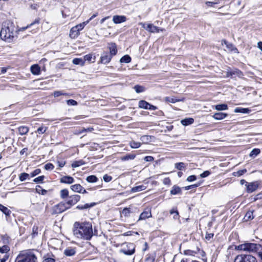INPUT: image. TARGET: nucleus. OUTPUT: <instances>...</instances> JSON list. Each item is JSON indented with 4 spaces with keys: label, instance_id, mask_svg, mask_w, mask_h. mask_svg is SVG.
<instances>
[{
    "label": "nucleus",
    "instance_id": "nucleus-1",
    "mask_svg": "<svg viewBox=\"0 0 262 262\" xmlns=\"http://www.w3.org/2000/svg\"><path fill=\"white\" fill-rule=\"evenodd\" d=\"M73 234L78 238L90 240L93 234L92 225L88 222H75L74 225Z\"/></svg>",
    "mask_w": 262,
    "mask_h": 262
},
{
    "label": "nucleus",
    "instance_id": "nucleus-2",
    "mask_svg": "<svg viewBox=\"0 0 262 262\" xmlns=\"http://www.w3.org/2000/svg\"><path fill=\"white\" fill-rule=\"evenodd\" d=\"M14 25L10 21H6L2 24L0 37L2 40L11 42L14 36Z\"/></svg>",
    "mask_w": 262,
    "mask_h": 262
},
{
    "label": "nucleus",
    "instance_id": "nucleus-3",
    "mask_svg": "<svg viewBox=\"0 0 262 262\" xmlns=\"http://www.w3.org/2000/svg\"><path fill=\"white\" fill-rule=\"evenodd\" d=\"M37 258L33 250L20 251L15 258V262H37Z\"/></svg>",
    "mask_w": 262,
    "mask_h": 262
},
{
    "label": "nucleus",
    "instance_id": "nucleus-4",
    "mask_svg": "<svg viewBox=\"0 0 262 262\" xmlns=\"http://www.w3.org/2000/svg\"><path fill=\"white\" fill-rule=\"evenodd\" d=\"M261 246L259 244L255 243H246L241 244L236 247L238 250H243L248 252H254L258 250Z\"/></svg>",
    "mask_w": 262,
    "mask_h": 262
},
{
    "label": "nucleus",
    "instance_id": "nucleus-5",
    "mask_svg": "<svg viewBox=\"0 0 262 262\" xmlns=\"http://www.w3.org/2000/svg\"><path fill=\"white\" fill-rule=\"evenodd\" d=\"M122 246V248L119 250L120 253L126 255H132L135 253L136 246L133 243H125Z\"/></svg>",
    "mask_w": 262,
    "mask_h": 262
},
{
    "label": "nucleus",
    "instance_id": "nucleus-6",
    "mask_svg": "<svg viewBox=\"0 0 262 262\" xmlns=\"http://www.w3.org/2000/svg\"><path fill=\"white\" fill-rule=\"evenodd\" d=\"M234 262H257L256 258L250 254H240L236 256Z\"/></svg>",
    "mask_w": 262,
    "mask_h": 262
},
{
    "label": "nucleus",
    "instance_id": "nucleus-7",
    "mask_svg": "<svg viewBox=\"0 0 262 262\" xmlns=\"http://www.w3.org/2000/svg\"><path fill=\"white\" fill-rule=\"evenodd\" d=\"M67 209H68V208L66 206V204L62 202L56 205H54L52 208L51 213L52 214H59Z\"/></svg>",
    "mask_w": 262,
    "mask_h": 262
},
{
    "label": "nucleus",
    "instance_id": "nucleus-8",
    "mask_svg": "<svg viewBox=\"0 0 262 262\" xmlns=\"http://www.w3.org/2000/svg\"><path fill=\"white\" fill-rule=\"evenodd\" d=\"M81 197L79 195L74 194L72 195L69 197L68 200L64 203L66 204V206L68 208V209L70 208L72 206L76 204L78 201H79Z\"/></svg>",
    "mask_w": 262,
    "mask_h": 262
},
{
    "label": "nucleus",
    "instance_id": "nucleus-9",
    "mask_svg": "<svg viewBox=\"0 0 262 262\" xmlns=\"http://www.w3.org/2000/svg\"><path fill=\"white\" fill-rule=\"evenodd\" d=\"M151 217V212L150 209L146 208L144 211L142 212L139 216V218L138 221L145 220L146 219H148Z\"/></svg>",
    "mask_w": 262,
    "mask_h": 262
},
{
    "label": "nucleus",
    "instance_id": "nucleus-10",
    "mask_svg": "<svg viewBox=\"0 0 262 262\" xmlns=\"http://www.w3.org/2000/svg\"><path fill=\"white\" fill-rule=\"evenodd\" d=\"M259 184L257 182L249 183L247 186V192L252 193L255 191L258 187Z\"/></svg>",
    "mask_w": 262,
    "mask_h": 262
},
{
    "label": "nucleus",
    "instance_id": "nucleus-11",
    "mask_svg": "<svg viewBox=\"0 0 262 262\" xmlns=\"http://www.w3.org/2000/svg\"><path fill=\"white\" fill-rule=\"evenodd\" d=\"M60 182L61 183L71 184L74 182V179L71 176H64L60 179Z\"/></svg>",
    "mask_w": 262,
    "mask_h": 262
},
{
    "label": "nucleus",
    "instance_id": "nucleus-12",
    "mask_svg": "<svg viewBox=\"0 0 262 262\" xmlns=\"http://www.w3.org/2000/svg\"><path fill=\"white\" fill-rule=\"evenodd\" d=\"M126 20V17L124 15H114L113 18V21L115 24H120L125 22Z\"/></svg>",
    "mask_w": 262,
    "mask_h": 262
},
{
    "label": "nucleus",
    "instance_id": "nucleus-13",
    "mask_svg": "<svg viewBox=\"0 0 262 262\" xmlns=\"http://www.w3.org/2000/svg\"><path fill=\"white\" fill-rule=\"evenodd\" d=\"M223 42L226 45V48L229 51L238 53L237 49L232 43L228 42L226 40H223Z\"/></svg>",
    "mask_w": 262,
    "mask_h": 262
},
{
    "label": "nucleus",
    "instance_id": "nucleus-14",
    "mask_svg": "<svg viewBox=\"0 0 262 262\" xmlns=\"http://www.w3.org/2000/svg\"><path fill=\"white\" fill-rule=\"evenodd\" d=\"M112 56L108 55L107 53H105L101 57V62L103 64L108 63L112 59Z\"/></svg>",
    "mask_w": 262,
    "mask_h": 262
},
{
    "label": "nucleus",
    "instance_id": "nucleus-15",
    "mask_svg": "<svg viewBox=\"0 0 262 262\" xmlns=\"http://www.w3.org/2000/svg\"><path fill=\"white\" fill-rule=\"evenodd\" d=\"M184 100V98H182L181 99H177V98L173 97H166L164 98V100L166 102L168 103H174L180 101H183Z\"/></svg>",
    "mask_w": 262,
    "mask_h": 262
},
{
    "label": "nucleus",
    "instance_id": "nucleus-16",
    "mask_svg": "<svg viewBox=\"0 0 262 262\" xmlns=\"http://www.w3.org/2000/svg\"><path fill=\"white\" fill-rule=\"evenodd\" d=\"M79 35V31L75 26L71 29L69 36L71 38H76Z\"/></svg>",
    "mask_w": 262,
    "mask_h": 262
},
{
    "label": "nucleus",
    "instance_id": "nucleus-17",
    "mask_svg": "<svg viewBox=\"0 0 262 262\" xmlns=\"http://www.w3.org/2000/svg\"><path fill=\"white\" fill-rule=\"evenodd\" d=\"M170 192L171 195L181 194V188L176 185H173L171 188Z\"/></svg>",
    "mask_w": 262,
    "mask_h": 262
},
{
    "label": "nucleus",
    "instance_id": "nucleus-18",
    "mask_svg": "<svg viewBox=\"0 0 262 262\" xmlns=\"http://www.w3.org/2000/svg\"><path fill=\"white\" fill-rule=\"evenodd\" d=\"M146 30L151 33H155L159 32L160 29L158 27L155 26L152 24H149L147 25Z\"/></svg>",
    "mask_w": 262,
    "mask_h": 262
},
{
    "label": "nucleus",
    "instance_id": "nucleus-19",
    "mask_svg": "<svg viewBox=\"0 0 262 262\" xmlns=\"http://www.w3.org/2000/svg\"><path fill=\"white\" fill-rule=\"evenodd\" d=\"M228 116V114L224 113H215L213 117L215 120H220L224 119Z\"/></svg>",
    "mask_w": 262,
    "mask_h": 262
},
{
    "label": "nucleus",
    "instance_id": "nucleus-20",
    "mask_svg": "<svg viewBox=\"0 0 262 262\" xmlns=\"http://www.w3.org/2000/svg\"><path fill=\"white\" fill-rule=\"evenodd\" d=\"M70 188L73 191L78 193H81V191L83 190V187L79 184L71 185Z\"/></svg>",
    "mask_w": 262,
    "mask_h": 262
},
{
    "label": "nucleus",
    "instance_id": "nucleus-21",
    "mask_svg": "<svg viewBox=\"0 0 262 262\" xmlns=\"http://www.w3.org/2000/svg\"><path fill=\"white\" fill-rule=\"evenodd\" d=\"M109 49L110 52V55L114 56L115 55L117 52L116 45L115 43H111L109 45Z\"/></svg>",
    "mask_w": 262,
    "mask_h": 262
},
{
    "label": "nucleus",
    "instance_id": "nucleus-22",
    "mask_svg": "<svg viewBox=\"0 0 262 262\" xmlns=\"http://www.w3.org/2000/svg\"><path fill=\"white\" fill-rule=\"evenodd\" d=\"M18 130L19 134L23 136L28 134L29 130V128L26 126H21L18 128Z\"/></svg>",
    "mask_w": 262,
    "mask_h": 262
},
{
    "label": "nucleus",
    "instance_id": "nucleus-23",
    "mask_svg": "<svg viewBox=\"0 0 262 262\" xmlns=\"http://www.w3.org/2000/svg\"><path fill=\"white\" fill-rule=\"evenodd\" d=\"M75 249L71 247L68 248L64 251V254L68 256H73L75 255Z\"/></svg>",
    "mask_w": 262,
    "mask_h": 262
},
{
    "label": "nucleus",
    "instance_id": "nucleus-24",
    "mask_svg": "<svg viewBox=\"0 0 262 262\" xmlns=\"http://www.w3.org/2000/svg\"><path fill=\"white\" fill-rule=\"evenodd\" d=\"M31 71L34 75H38L40 72V68L38 64H33L31 67Z\"/></svg>",
    "mask_w": 262,
    "mask_h": 262
},
{
    "label": "nucleus",
    "instance_id": "nucleus-25",
    "mask_svg": "<svg viewBox=\"0 0 262 262\" xmlns=\"http://www.w3.org/2000/svg\"><path fill=\"white\" fill-rule=\"evenodd\" d=\"M200 249L196 248L195 250H185L184 251V254L186 255L194 256L198 253Z\"/></svg>",
    "mask_w": 262,
    "mask_h": 262
},
{
    "label": "nucleus",
    "instance_id": "nucleus-26",
    "mask_svg": "<svg viewBox=\"0 0 262 262\" xmlns=\"http://www.w3.org/2000/svg\"><path fill=\"white\" fill-rule=\"evenodd\" d=\"M251 110L248 108L236 107L234 110L235 113H239L243 114H249Z\"/></svg>",
    "mask_w": 262,
    "mask_h": 262
},
{
    "label": "nucleus",
    "instance_id": "nucleus-27",
    "mask_svg": "<svg viewBox=\"0 0 262 262\" xmlns=\"http://www.w3.org/2000/svg\"><path fill=\"white\" fill-rule=\"evenodd\" d=\"M181 123L184 126L190 125L194 122V119L192 118H185L181 120Z\"/></svg>",
    "mask_w": 262,
    "mask_h": 262
},
{
    "label": "nucleus",
    "instance_id": "nucleus-28",
    "mask_svg": "<svg viewBox=\"0 0 262 262\" xmlns=\"http://www.w3.org/2000/svg\"><path fill=\"white\" fill-rule=\"evenodd\" d=\"M0 210L7 216H9L11 213V211L10 209L1 204H0Z\"/></svg>",
    "mask_w": 262,
    "mask_h": 262
},
{
    "label": "nucleus",
    "instance_id": "nucleus-29",
    "mask_svg": "<svg viewBox=\"0 0 262 262\" xmlns=\"http://www.w3.org/2000/svg\"><path fill=\"white\" fill-rule=\"evenodd\" d=\"M253 213V211H248V212H247L246 214H245L244 217V221L247 222L252 220L254 218Z\"/></svg>",
    "mask_w": 262,
    "mask_h": 262
},
{
    "label": "nucleus",
    "instance_id": "nucleus-30",
    "mask_svg": "<svg viewBox=\"0 0 262 262\" xmlns=\"http://www.w3.org/2000/svg\"><path fill=\"white\" fill-rule=\"evenodd\" d=\"M136 158L135 154H128L124 156L120 157V159L122 161H128L134 160Z\"/></svg>",
    "mask_w": 262,
    "mask_h": 262
},
{
    "label": "nucleus",
    "instance_id": "nucleus-31",
    "mask_svg": "<svg viewBox=\"0 0 262 262\" xmlns=\"http://www.w3.org/2000/svg\"><path fill=\"white\" fill-rule=\"evenodd\" d=\"M242 72L241 71L237 69H235L234 70L228 72L227 73V77L232 76L233 75L240 76Z\"/></svg>",
    "mask_w": 262,
    "mask_h": 262
},
{
    "label": "nucleus",
    "instance_id": "nucleus-32",
    "mask_svg": "<svg viewBox=\"0 0 262 262\" xmlns=\"http://www.w3.org/2000/svg\"><path fill=\"white\" fill-rule=\"evenodd\" d=\"M149 103L145 100H140L139 101L138 106L139 108L147 110Z\"/></svg>",
    "mask_w": 262,
    "mask_h": 262
},
{
    "label": "nucleus",
    "instance_id": "nucleus-33",
    "mask_svg": "<svg viewBox=\"0 0 262 262\" xmlns=\"http://www.w3.org/2000/svg\"><path fill=\"white\" fill-rule=\"evenodd\" d=\"M72 62L76 65H80L81 66L84 65V60L82 58H74L73 59Z\"/></svg>",
    "mask_w": 262,
    "mask_h": 262
},
{
    "label": "nucleus",
    "instance_id": "nucleus-34",
    "mask_svg": "<svg viewBox=\"0 0 262 262\" xmlns=\"http://www.w3.org/2000/svg\"><path fill=\"white\" fill-rule=\"evenodd\" d=\"M146 187L143 185H139L135 187H134L132 189V191L134 192L141 191L142 190H145Z\"/></svg>",
    "mask_w": 262,
    "mask_h": 262
},
{
    "label": "nucleus",
    "instance_id": "nucleus-35",
    "mask_svg": "<svg viewBox=\"0 0 262 262\" xmlns=\"http://www.w3.org/2000/svg\"><path fill=\"white\" fill-rule=\"evenodd\" d=\"M85 162L82 160H80L78 161H74L72 164V167L73 168H76L81 165H84Z\"/></svg>",
    "mask_w": 262,
    "mask_h": 262
},
{
    "label": "nucleus",
    "instance_id": "nucleus-36",
    "mask_svg": "<svg viewBox=\"0 0 262 262\" xmlns=\"http://www.w3.org/2000/svg\"><path fill=\"white\" fill-rule=\"evenodd\" d=\"M35 191L36 193H39L41 195H45L47 193V190L42 189L41 187L39 185H37L35 189Z\"/></svg>",
    "mask_w": 262,
    "mask_h": 262
},
{
    "label": "nucleus",
    "instance_id": "nucleus-37",
    "mask_svg": "<svg viewBox=\"0 0 262 262\" xmlns=\"http://www.w3.org/2000/svg\"><path fill=\"white\" fill-rule=\"evenodd\" d=\"M95 205V203H91L90 204H84L83 205H78L76 207V208L78 209L82 210V209H87V208H89L90 207H93Z\"/></svg>",
    "mask_w": 262,
    "mask_h": 262
},
{
    "label": "nucleus",
    "instance_id": "nucleus-38",
    "mask_svg": "<svg viewBox=\"0 0 262 262\" xmlns=\"http://www.w3.org/2000/svg\"><path fill=\"white\" fill-rule=\"evenodd\" d=\"M174 167L179 170H182L186 167V164L183 162L176 163L174 164Z\"/></svg>",
    "mask_w": 262,
    "mask_h": 262
},
{
    "label": "nucleus",
    "instance_id": "nucleus-39",
    "mask_svg": "<svg viewBox=\"0 0 262 262\" xmlns=\"http://www.w3.org/2000/svg\"><path fill=\"white\" fill-rule=\"evenodd\" d=\"M60 196L61 199H66L69 196V191L67 189H63L60 191Z\"/></svg>",
    "mask_w": 262,
    "mask_h": 262
},
{
    "label": "nucleus",
    "instance_id": "nucleus-40",
    "mask_svg": "<svg viewBox=\"0 0 262 262\" xmlns=\"http://www.w3.org/2000/svg\"><path fill=\"white\" fill-rule=\"evenodd\" d=\"M121 63H129L131 61V58L128 55H125L121 58L120 60Z\"/></svg>",
    "mask_w": 262,
    "mask_h": 262
},
{
    "label": "nucleus",
    "instance_id": "nucleus-41",
    "mask_svg": "<svg viewBox=\"0 0 262 262\" xmlns=\"http://www.w3.org/2000/svg\"><path fill=\"white\" fill-rule=\"evenodd\" d=\"M215 108L217 111H224L228 109V106L226 104H217L215 106Z\"/></svg>",
    "mask_w": 262,
    "mask_h": 262
},
{
    "label": "nucleus",
    "instance_id": "nucleus-42",
    "mask_svg": "<svg viewBox=\"0 0 262 262\" xmlns=\"http://www.w3.org/2000/svg\"><path fill=\"white\" fill-rule=\"evenodd\" d=\"M98 178L94 175H91L87 177L86 180L89 183H95L97 182Z\"/></svg>",
    "mask_w": 262,
    "mask_h": 262
},
{
    "label": "nucleus",
    "instance_id": "nucleus-43",
    "mask_svg": "<svg viewBox=\"0 0 262 262\" xmlns=\"http://www.w3.org/2000/svg\"><path fill=\"white\" fill-rule=\"evenodd\" d=\"M29 178V174L26 172L21 173L19 176V180L21 182Z\"/></svg>",
    "mask_w": 262,
    "mask_h": 262
},
{
    "label": "nucleus",
    "instance_id": "nucleus-44",
    "mask_svg": "<svg viewBox=\"0 0 262 262\" xmlns=\"http://www.w3.org/2000/svg\"><path fill=\"white\" fill-rule=\"evenodd\" d=\"M132 212L130 208H124L122 211V214L125 217H128L130 213Z\"/></svg>",
    "mask_w": 262,
    "mask_h": 262
},
{
    "label": "nucleus",
    "instance_id": "nucleus-45",
    "mask_svg": "<svg viewBox=\"0 0 262 262\" xmlns=\"http://www.w3.org/2000/svg\"><path fill=\"white\" fill-rule=\"evenodd\" d=\"M95 59V57L93 58L92 54H87L83 57V60H84V62L85 61H88L89 62L92 61V62H94Z\"/></svg>",
    "mask_w": 262,
    "mask_h": 262
},
{
    "label": "nucleus",
    "instance_id": "nucleus-46",
    "mask_svg": "<svg viewBox=\"0 0 262 262\" xmlns=\"http://www.w3.org/2000/svg\"><path fill=\"white\" fill-rule=\"evenodd\" d=\"M260 151L259 149L254 148L251 151L249 155L251 157L254 158L257 156L260 153Z\"/></svg>",
    "mask_w": 262,
    "mask_h": 262
},
{
    "label": "nucleus",
    "instance_id": "nucleus-47",
    "mask_svg": "<svg viewBox=\"0 0 262 262\" xmlns=\"http://www.w3.org/2000/svg\"><path fill=\"white\" fill-rule=\"evenodd\" d=\"M134 89L137 93L143 92L145 91V88L143 86L136 85L134 86Z\"/></svg>",
    "mask_w": 262,
    "mask_h": 262
},
{
    "label": "nucleus",
    "instance_id": "nucleus-48",
    "mask_svg": "<svg viewBox=\"0 0 262 262\" xmlns=\"http://www.w3.org/2000/svg\"><path fill=\"white\" fill-rule=\"evenodd\" d=\"M130 146L132 148H138L140 147L141 143L134 141H132L129 143Z\"/></svg>",
    "mask_w": 262,
    "mask_h": 262
},
{
    "label": "nucleus",
    "instance_id": "nucleus-49",
    "mask_svg": "<svg viewBox=\"0 0 262 262\" xmlns=\"http://www.w3.org/2000/svg\"><path fill=\"white\" fill-rule=\"evenodd\" d=\"M247 172V170L246 169H244L242 170H239L237 171L234 172L233 173V175L235 177H240L245 173Z\"/></svg>",
    "mask_w": 262,
    "mask_h": 262
},
{
    "label": "nucleus",
    "instance_id": "nucleus-50",
    "mask_svg": "<svg viewBox=\"0 0 262 262\" xmlns=\"http://www.w3.org/2000/svg\"><path fill=\"white\" fill-rule=\"evenodd\" d=\"M88 23H89V21H86L83 22L82 23H80V24L75 26V27L77 28V29L78 30H79L80 31L82 30L84 28L85 26Z\"/></svg>",
    "mask_w": 262,
    "mask_h": 262
},
{
    "label": "nucleus",
    "instance_id": "nucleus-51",
    "mask_svg": "<svg viewBox=\"0 0 262 262\" xmlns=\"http://www.w3.org/2000/svg\"><path fill=\"white\" fill-rule=\"evenodd\" d=\"M61 95H65V96H68V94L67 93H63L62 91H55L54 92V94H53V96L55 97H59L60 96H61Z\"/></svg>",
    "mask_w": 262,
    "mask_h": 262
},
{
    "label": "nucleus",
    "instance_id": "nucleus-52",
    "mask_svg": "<svg viewBox=\"0 0 262 262\" xmlns=\"http://www.w3.org/2000/svg\"><path fill=\"white\" fill-rule=\"evenodd\" d=\"M10 250V248L7 245H4L3 247H0V253H7Z\"/></svg>",
    "mask_w": 262,
    "mask_h": 262
},
{
    "label": "nucleus",
    "instance_id": "nucleus-53",
    "mask_svg": "<svg viewBox=\"0 0 262 262\" xmlns=\"http://www.w3.org/2000/svg\"><path fill=\"white\" fill-rule=\"evenodd\" d=\"M44 179H45V176H39V177H38L37 178H35L33 180V182L36 183H42Z\"/></svg>",
    "mask_w": 262,
    "mask_h": 262
},
{
    "label": "nucleus",
    "instance_id": "nucleus-54",
    "mask_svg": "<svg viewBox=\"0 0 262 262\" xmlns=\"http://www.w3.org/2000/svg\"><path fill=\"white\" fill-rule=\"evenodd\" d=\"M47 127L44 126H40L37 129V133L39 134H42L46 132Z\"/></svg>",
    "mask_w": 262,
    "mask_h": 262
},
{
    "label": "nucleus",
    "instance_id": "nucleus-55",
    "mask_svg": "<svg viewBox=\"0 0 262 262\" xmlns=\"http://www.w3.org/2000/svg\"><path fill=\"white\" fill-rule=\"evenodd\" d=\"M149 138H150L149 136L145 135V136H143L141 137V140L143 142V143H147L150 141H149Z\"/></svg>",
    "mask_w": 262,
    "mask_h": 262
},
{
    "label": "nucleus",
    "instance_id": "nucleus-56",
    "mask_svg": "<svg viewBox=\"0 0 262 262\" xmlns=\"http://www.w3.org/2000/svg\"><path fill=\"white\" fill-rule=\"evenodd\" d=\"M54 166L52 163H47L45 165V169L47 170H53Z\"/></svg>",
    "mask_w": 262,
    "mask_h": 262
},
{
    "label": "nucleus",
    "instance_id": "nucleus-57",
    "mask_svg": "<svg viewBox=\"0 0 262 262\" xmlns=\"http://www.w3.org/2000/svg\"><path fill=\"white\" fill-rule=\"evenodd\" d=\"M200 185V183L195 184H193V185H189V186H186V187H184V188L185 189V190H189L190 189L195 188L199 186Z\"/></svg>",
    "mask_w": 262,
    "mask_h": 262
},
{
    "label": "nucleus",
    "instance_id": "nucleus-58",
    "mask_svg": "<svg viewBox=\"0 0 262 262\" xmlns=\"http://www.w3.org/2000/svg\"><path fill=\"white\" fill-rule=\"evenodd\" d=\"M67 103L68 105H77V102L76 101L73 99H69L67 101Z\"/></svg>",
    "mask_w": 262,
    "mask_h": 262
},
{
    "label": "nucleus",
    "instance_id": "nucleus-59",
    "mask_svg": "<svg viewBox=\"0 0 262 262\" xmlns=\"http://www.w3.org/2000/svg\"><path fill=\"white\" fill-rule=\"evenodd\" d=\"M40 172H41V170L40 169L38 168V169H36L33 171H32L30 174H31V177H34L37 176V174H39Z\"/></svg>",
    "mask_w": 262,
    "mask_h": 262
},
{
    "label": "nucleus",
    "instance_id": "nucleus-60",
    "mask_svg": "<svg viewBox=\"0 0 262 262\" xmlns=\"http://www.w3.org/2000/svg\"><path fill=\"white\" fill-rule=\"evenodd\" d=\"M40 21V18H38L35 19V20L31 23L30 25H28L25 28H24V29H26L28 28H29L31 27L32 26L35 25V24H38Z\"/></svg>",
    "mask_w": 262,
    "mask_h": 262
},
{
    "label": "nucleus",
    "instance_id": "nucleus-61",
    "mask_svg": "<svg viewBox=\"0 0 262 262\" xmlns=\"http://www.w3.org/2000/svg\"><path fill=\"white\" fill-rule=\"evenodd\" d=\"M103 179L105 182H109L112 180V177L107 174H105L104 175Z\"/></svg>",
    "mask_w": 262,
    "mask_h": 262
},
{
    "label": "nucleus",
    "instance_id": "nucleus-62",
    "mask_svg": "<svg viewBox=\"0 0 262 262\" xmlns=\"http://www.w3.org/2000/svg\"><path fill=\"white\" fill-rule=\"evenodd\" d=\"M196 180V177L194 175L190 176L187 178V181L190 182L194 181Z\"/></svg>",
    "mask_w": 262,
    "mask_h": 262
},
{
    "label": "nucleus",
    "instance_id": "nucleus-63",
    "mask_svg": "<svg viewBox=\"0 0 262 262\" xmlns=\"http://www.w3.org/2000/svg\"><path fill=\"white\" fill-rule=\"evenodd\" d=\"M210 172L208 170L205 171L202 173L200 174V177L201 178H206L210 175Z\"/></svg>",
    "mask_w": 262,
    "mask_h": 262
},
{
    "label": "nucleus",
    "instance_id": "nucleus-64",
    "mask_svg": "<svg viewBox=\"0 0 262 262\" xmlns=\"http://www.w3.org/2000/svg\"><path fill=\"white\" fill-rule=\"evenodd\" d=\"M163 183L164 185H170L171 184L170 179L169 178H165L163 181Z\"/></svg>",
    "mask_w": 262,
    "mask_h": 262
}]
</instances>
